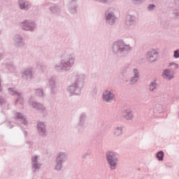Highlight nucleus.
Returning a JSON list of instances; mask_svg holds the SVG:
<instances>
[{
  "mask_svg": "<svg viewBox=\"0 0 179 179\" xmlns=\"http://www.w3.org/2000/svg\"><path fill=\"white\" fill-rule=\"evenodd\" d=\"M2 59V53H0V61Z\"/></svg>",
  "mask_w": 179,
  "mask_h": 179,
  "instance_id": "nucleus-47",
  "label": "nucleus"
},
{
  "mask_svg": "<svg viewBox=\"0 0 179 179\" xmlns=\"http://www.w3.org/2000/svg\"><path fill=\"white\" fill-rule=\"evenodd\" d=\"M136 22V17L133 15H127L126 16L125 24L127 27H134Z\"/></svg>",
  "mask_w": 179,
  "mask_h": 179,
  "instance_id": "nucleus-15",
  "label": "nucleus"
},
{
  "mask_svg": "<svg viewBox=\"0 0 179 179\" xmlns=\"http://www.w3.org/2000/svg\"><path fill=\"white\" fill-rule=\"evenodd\" d=\"M86 75L79 71H74L71 76V85L67 88L69 93L71 96H79L82 93V90L85 86Z\"/></svg>",
  "mask_w": 179,
  "mask_h": 179,
  "instance_id": "nucleus-1",
  "label": "nucleus"
},
{
  "mask_svg": "<svg viewBox=\"0 0 179 179\" xmlns=\"http://www.w3.org/2000/svg\"><path fill=\"white\" fill-rule=\"evenodd\" d=\"M133 76L136 78H140L139 70H138V69H133Z\"/></svg>",
  "mask_w": 179,
  "mask_h": 179,
  "instance_id": "nucleus-34",
  "label": "nucleus"
},
{
  "mask_svg": "<svg viewBox=\"0 0 179 179\" xmlns=\"http://www.w3.org/2000/svg\"><path fill=\"white\" fill-rule=\"evenodd\" d=\"M155 157L158 162H163V160H164V151L160 150L157 152L155 155Z\"/></svg>",
  "mask_w": 179,
  "mask_h": 179,
  "instance_id": "nucleus-25",
  "label": "nucleus"
},
{
  "mask_svg": "<svg viewBox=\"0 0 179 179\" xmlns=\"http://www.w3.org/2000/svg\"><path fill=\"white\" fill-rule=\"evenodd\" d=\"M38 163V155H35L31 158V164Z\"/></svg>",
  "mask_w": 179,
  "mask_h": 179,
  "instance_id": "nucleus-35",
  "label": "nucleus"
},
{
  "mask_svg": "<svg viewBox=\"0 0 179 179\" xmlns=\"http://www.w3.org/2000/svg\"><path fill=\"white\" fill-rule=\"evenodd\" d=\"M40 169H41V164L40 162L31 164V170L34 173H36Z\"/></svg>",
  "mask_w": 179,
  "mask_h": 179,
  "instance_id": "nucleus-26",
  "label": "nucleus"
},
{
  "mask_svg": "<svg viewBox=\"0 0 179 179\" xmlns=\"http://www.w3.org/2000/svg\"><path fill=\"white\" fill-rule=\"evenodd\" d=\"M105 23L108 26H114L117 22V16L115 15V9L114 8H108L105 10L104 13Z\"/></svg>",
  "mask_w": 179,
  "mask_h": 179,
  "instance_id": "nucleus-5",
  "label": "nucleus"
},
{
  "mask_svg": "<svg viewBox=\"0 0 179 179\" xmlns=\"http://www.w3.org/2000/svg\"><path fill=\"white\" fill-rule=\"evenodd\" d=\"M15 46L17 48H23L25 44L23 42V36L20 34H15L13 38Z\"/></svg>",
  "mask_w": 179,
  "mask_h": 179,
  "instance_id": "nucleus-13",
  "label": "nucleus"
},
{
  "mask_svg": "<svg viewBox=\"0 0 179 179\" xmlns=\"http://www.w3.org/2000/svg\"><path fill=\"white\" fill-rule=\"evenodd\" d=\"M115 99V94L113 92V90H106L102 94V100L105 103H113Z\"/></svg>",
  "mask_w": 179,
  "mask_h": 179,
  "instance_id": "nucleus-11",
  "label": "nucleus"
},
{
  "mask_svg": "<svg viewBox=\"0 0 179 179\" xmlns=\"http://www.w3.org/2000/svg\"><path fill=\"white\" fill-rule=\"evenodd\" d=\"M156 8V5L155 4H149L148 6V10H153Z\"/></svg>",
  "mask_w": 179,
  "mask_h": 179,
  "instance_id": "nucleus-38",
  "label": "nucleus"
},
{
  "mask_svg": "<svg viewBox=\"0 0 179 179\" xmlns=\"http://www.w3.org/2000/svg\"><path fill=\"white\" fill-rule=\"evenodd\" d=\"M61 53L62 59L59 64L54 66V69L57 72H68L75 65V57L69 55L65 50H62Z\"/></svg>",
  "mask_w": 179,
  "mask_h": 179,
  "instance_id": "nucleus-2",
  "label": "nucleus"
},
{
  "mask_svg": "<svg viewBox=\"0 0 179 179\" xmlns=\"http://www.w3.org/2000/svg\"><path fill=\"white\" fill-rule=\"evenodd\" d=\"M86 118H87V115L85 113H82L79 117L78 127H83L86 122Z\"/></svg>",
  "mask_w": 179,
  "mask_h": 179,
  "instance_id": "nucleus-21",
  "label": "nucleus"
},
{
  "mask_svg": "<svg viewBox=\"0 0 179 179\" xmlns=\"http://www.w3.org/2000/svg\"><path fill=\"white\" fill-rule=\"evenodd\" d=\"M75 2H78V0H68V5H72Z\"/></svg>",
  "mask_w": 179,
  "mask_h": 179,
  "instance_id": "nucleus-41",
  "label": "nucleus"
},
{
  "mask_svg": "<svg viewBox=\"0 0 179 179\" xmlns=\"http://www.w3.org/2000/svg\"><path fill=\"white\" fill-rule=\"evenodd\" d=\"M8 93L10 94H11L12 96H17L18 98H17L16 100H15V103H17L19 100H20L21 94L20 92H17V91H15L13 90V88H12V87H9L8 89Z\"/></svg>",
  "mask_w": 179,
  "mask_h": 179,
  "instance_id": "nucleus-23",
  "label": "nucleus"
},
{
  "mask_svg": "<svg viewBox=\"0 0 179 179\" xmlns=\"http://www.w3.org/2000/svg\"><path fill=\"white\" fill-rule=\"evenodd\" d=\"M10 66H12V64H10Z\"/></svg>",
  "mask_w": 179,
  "mask_h": 179,
  "instance_id": "nucleus-49",
  "label": "nucleus"
},
{
  "mask_svg": "<svg viewBox=\"0 0 179 179\" xmlns=\"http://www.w3.org/2000/svg\"><path fill=\"white\" fill-rule=\"evenodd\" d=\"M134 5H139L143 2V0H130Z\"/></svg>",
  "mask_w": 179,
  "mask_h": 179,
  "instance_id": "nucleus-37",
  "label": "nucleus"
},
{
  "mask_svg": "<svg viewBox=\"0 0 179 179\" xmlns=\"http://www.w3.org/2000/svg\"><path fill=\"white\" fill-rule=\"evenodd\" d=\"M6 104H8V101L3 97V96L0 94V107H2L3 106H6Z\"/></svg>",
  "mask_w": 179,
  "mask_h": 179,
  "instance_id": "nucleus-31",
  "label": "nucleus"
},
{
  "mask_svg": "<svg viewBox=\"0 0 179 179\" xmlns=\"http://www.w3.org/2000/svg\"><path fill=\"white\" fill-rule=\"evenodd\" d=\"M94 2H97L98 3H103V5H110L113 3L115 0H92Z\"/></svg>",
  "mask_w": 179,
  "mask_h": 179,
  "instance_id": "nucleus-29",
  "label": "nucleus"
},
{
  "mask_svg": "<svg viewBox=\"0 0 179 179\" xmlns=\"http://www.w3.org/2000/svg\"><path fill=\"white\" fill-rule=\"evenodd\" d=\"M22 79H33V71L30 69H27L22 72Z\"/></svg>",
  "mask_w": 179,
  "mask_h": 179,
  "instance_id": "nucleus-19",
  "label": "nucleus"
},
{
  "mask_svg": "<svg viewBox=\"0 0 179 179\" xmlns=\"http://www.w3.org/2000/svg\"><path fill=\"white\" fill-rule=\"evenodd\" d=\"M36 129L38 136L41 138H47V123L45 122H38Z\"/></svg>",
  "mask_w": 179,
  "mask_h": 179,
  "instance_id": "nucleus-9",
  "label": "nucleus"
},
{
  "mask_svg": "<svg viewBox=\"0 0 179 179\" xmlns=\"http://www.w3.org/2000/svg\"><path fill=\"white\" fill-rule=\"evenodd\" d=\"M20 27L25 31L33 32L37 27V24L32 20H24L20 23Z\"/></svg>",
  "mask_w": 179,
  "mask_h": 179,
  "instance_id": "nucleus-7",
  "label": "nucleus"
},
{
  "mask_svg": "<svg viewBox=\"0 0 179 179\" xmlns=\"http://www.w3.org/2000/svg\"><path fill=\"white\" fill-rule=\"evenodd\" d=\"M26 143L27 145H29V148H31L33 146V142L31 141H27Z\"/></svg>",
  "mask_w": 179,
  "mask_h": 179,
  "instance_id": "nucleus-43",
  "label": "nucleus"
},
{
  "mask_svg": "<svg viewBox=\"0 0 179 179\" xmlns=\"http://www.w3.org/2000/svg\"><path fill=\"white\" fill-rule=\"evenodd\" d=\"M162 76L164 79H166L167 80H171V79H174V76L171 74L169 69H165L163 70Z\"/></svg>",
  "mask_w": 179,
  "mask_h": 179,
  "instance_id": "nucleus-17",
  "label": "nucleus"
},
{
  "mask_svg": "<svg viewBox=\"0 0 179 179\" xmlns=\"http://www.w3.org/2000/svg\"><path fill=\"white\" fill-rule=\"evenodd\" d=\"M92 155V152L90 151H87V152H85L82 155L81 159H87L88 156H90Z\"/></svg>",
  "mask_w": 179,
  "mask_h": 179,
  "instance_id": "nucleus-32",
  "label": "nucleus"
},
{
  "mask_svg": "<svg viewBox=\"0 0 179 179\" xmlns=\"http://www.w3.org/2000/svg\"><path fill=\"white\" fill-rule=\"evenodd\" d=\"M23 134L24 135V137L27 138V131H23Z\"/></svg>",
  "mask_w": 179,
  "mask_h": 179,
  "instance_id": "nucleus-46",
  "label": "nucleus"
},
{
  "mask_svg": "<svg viewBox=\"0 0 179 179\" xmlns=\"http://www.w3.org/2000/svg\"><path fill=\"white\" fill-rule=\"evenodd\" d=\"M157 55H159V52L152 50L147 52L146 59L147 61H148V62H155V61H156V59L157 58Z\"/></svg>",
  "mask_w": 179,
  "mask_h": 179,
  "instance_id": "nucleus-14",
  "label": "nucleus"
},
{
  "mask_svg": "<svg viewBox=\"0 0 179 179\" xmlns=\"http://www.w3.org/2000/svg\"><path fill=\"white\" fill-rule=\"evenodd\" d=\"M49 87L52 94L57 93V85L55 84V78L53 77L49 79Z\"/></svg>",
  "mask_w": 179,
  "mask_h": 179,
  "instance_id": "nucleus-16",
  "label": "nucleus"
},
{
  "mask_svg": "<svg viewBox=\"0 0 179 179\" xmlns=\"http://www.w3.org/2000/svg\"><path fill=\"white\" fill-rule=\"evenodd\" d=\"M124 134V127L117 126L115 128L113 135L116 137L121 136Z\"/></svg>",
  "mask_w": 179,
  "mask_h": 179,
  "instance_id": "nucleus-22",
  "label": "nucleus"
},
{
  "mask_svg": "<svg viewBox=\"0 0 179 179\" xmlns=\"http://www.w3.org/2000/svg\"><path fill=\"white\" fill-rule=\"evenodd\" d=\"M96 138L97 139L101 140V139H103V135H101V134H96Z\"/></svg>",
  "mask_w": 179,
  "mask_h": 179,
  "instance_id": "nucleus-42",
  "label": "nucleus"
},
{
  "mask_svg": "<svg viewBox=\"0 0 179 179\" xmlns=\"http://www.w3.org/2000/svg\"><path fill=\"white\" fill-rule=\"evenodd\" d=\"M15 117L17 120H20L21 124L25 125V127H27L28 122L27 120H26V116H24L22 113L17 112L15 114Z\"/></svg>",
  "mask_w": 179,
  "mask_h": 179,
  "instance_id": "nucleus-18",
  "label": "nucleus"
},
{
  "mask_svg": "<svg viewBox=\"0 0 179 179\" xmlns=\"http://www.w3.org/2000/svg\"><path fill=\"white\" fill-rule=\"evenodd\" d=\"M31 3L27 0H18V8L20 10H25L27 12L31 9Z\"/></svg>",
  "mask_w": 179,
  "mask_h": 179,
  "instance_id": "nucleus-12",
  "label": "nucleus"
},
{
  "mask_svg": "<svg viewBox=\"0 0 179 179\" xmlns=\"http://www.w3.org/2000/svg\"><path fill=\"white\" fill-rule=\"evenodd\" d=\"M50 1L52 2H55V0H46L45 1V6H48V5H51L49 7V11L51 15H55L56 16H59L61 15V7L55 3H51Z\"/></svg>",
  "mask_w": 179,
  "mask_h": 179,
  "instance_id": "nucleus-8",
  "label": "nucleus"
},
{
  "mask_svg": "<svg viewBox=\"0 0 179 179\" xmlns=\"http://www.w3.org/2000/svg\"><path fill=\"white\" fill-rule=\"evenodd\" d=\"M111 50L113 55H115V57L125 58V57H128L129 52L132 51V48L130 45L125 44L124 41L117 40L113 43Z\"/></svg>",
  "mask_w": 179,
  "mask_h": 179,
  "instance_id": "nucleus-3",
  "label": "nucleus"
},
{
  "mask_svg": "<svg viewBox=\"0 0 179 179\" xmlns=\"http://www.w3.org/2000/svg\"><path fill=\"white\" fill-rule=\"evenodd\" d=\"M131 70L129 69V66H125L122 68L121 75L123 76V78H127V76H129Z\"/></svg>",
  "mask_w": 179,
  "mask_h": 179,
  "instance_id": "nucleus-24",
  "label": "nucleus"
},
{
  "mask_svg": "<svg viewBox=\"0 0 179 179\" xmlns=\"http://www.w3.org/2000/svg\"><path fill=\"white\" fill-rule=\"evenodd\" d=\"M152 1H156V0H152Z\"/></svg>",
  "mask_w": 179,
  "mask_h": 179,
  "instance_id": "nucleus-50",
  "label": "nucleus"
},
{
  "mask_svg": "<svg viewBox=\"0 0 179 179\" xmlns=\"http://www.w3.org/2000/svg\"><path fill=\"white\" fill-rule=\"evenodd\" d=\"M68 160V154L65 152H59L56 155V159L55 161L54 170L56 171H61L62 167H64V163Z\"/></svg>",
  "mask_w": 179,
  "mask_h": 179,
  "instance_id": "nucleus-4",
  "label": "nucleus"
},
{
  "mask_svg": "<svg viewBox=\"0 0 179 179\" xmlns=\"http://www.w3.org/2000/svg\"><path fill=\"white\" fill-rule=\"evenodd\" d=\"M169 66H174L175 69H178V64L177 63L171 62Z\"/></svg>",
  "mask_w": 179,
  "mask_h": 179,
  "instance_id": "nucleus-39",
  "label": "nucleus"
},
{
  "mask_svg": "<svg viewBox=\"0 0 179 179\" xmlns=\"http://www.w3.org/2000/svg\"><path fill=\"white\" fill-rule=\"evenodd\" d=\"M122 117L125 120H132L134 118V111L130 109L125 110L122 112Z\"/></svg>",
  "mask_w": 179,
  "mask_h": 179,
  "instance_id": "nucleus-20",
  "label": "nucleus"
},
{
  "mask_svg": "<svg viewBox=\"0 0 179 179\" xmlns=\"http://www.w3.org/2000/svg\"><path fill=\"white\" fill-rule=\"evenodd\" d=\"M29 106H31L35 110H37V111H40V113H41L44 117L48 114L47 112V108L41 103L31 101L29 102Z\"/></svg>",
  "mask_w": 179,
  "mask_h": 179,
  "instance_id": "nucleus-10",
  "label": "nucleus"
},
{
  "mask_svg": "<svg viewBox=\"0 0 179 179\" xmlns=\"http://www.w3.org/2000/svg\"><path fill=\"white\" fill-rule=\"evenodd\" d=\"M69 5V12H70V13H76V12H78L77 8H78V5L76 4H68Z\"/></svg>",
  "mask_w": 179,
  "mask_h": 179,
  "instance_id": "nucleus-28",
  "label": "nucleus"
},
{
  "mask_svg": "<svg viewBox=\"0 0 179 179\" xmlns=\"http://www.w3.org/2000/svg\"><path fill=\"white\" fill-rule=\"evenodd\" d=\"M173 14L176 15V16H179V12L178 10L174 11Z\"/></svg>",
  "mask_w": 179,
  "mask_h": 179,
  "instance_id": "nucleus-45",
  "label": "nucleus"
},
{
  "mask_svg": "<svg viewBox=\"0 0 179 179\" xmlns=\"http://www.w3.org/2000/svg\"><path fill=\"white\" fill-rule=\"evenodd\" d=\"M106 157L110 170H115V169H117V164L118 163V157H117V154L113 151H108L106 153Z\"/></svg>",
  "mask_w": 179,
  "mask_h": 179,
  "instance_id": "nucleus-6",
  "label": "nucleus"
},
{
  "mask_svg": "<svg viewBox=\"0 0 179 179\" xmlns=\"http://www.w3.org/2000/svg\"><path fill=\"white\" fill-rule=\"evenodd\" d=\"M7 127H8V128H9L10 129H12V128H13V127H15V125L13 124L10 121H7Z\"/></svg>",
  "mask_w": 179,
  "mask_h": 179,
  "instance_id": "nucleus-40",
  "label": "nucleus"
},
{
  "mask_svg": "<svg viewBox=\"0 0 179 179\" xmlns=\"http://www.w3.org/2000/svg\"><path fill=\"white\" fill-rule=\"evenodd\" d=\"M157 86L158 85L156 81H152L148 85V89L150 92H155L157 89Z\"/></svg>",
  "mask_w": 179,
  "mask_h": 179,
  "instance_id": "nucleus-27",
  "label": "nucleus"
},
{
  "mask_svg": "<svg viewBox=\"0 0 179 179\" xmlns=\"http://www.w3.org/2000/svg\"><path fill=\"white\" fill-rule=\"evenodd\" d=\"M93 93H94V94H97V88L94 87L93 89Z\"/></svg>",
  "mask_w": 179,
  "mask_h": 179,
  "instance_id": "nucleus-44",
  "label": "nucleus"
},
{
  "mask_svg": "<svg viewBox=\"0 0 179 179\" xmlns=\"http://www.w3.org/2000/svg\"><path fill=\"white\" fill-rule=\"evenodd\" d=\"M138 80H139L138 77L133 76L130 78V82H131V85H135V83H136L138 82Z\"/></svg>",
  "mask_w": 179,
  "mask_h": 179,
  "instance_id": "nucleus-33",
  "label": "nucleus"
},
{
  "mask_svg": "<svg viewBox=\"0 0 179 179\" xmlns=\"http://www.w3.org/2000/svg\"><path fill=\"white\" fill-rule=\"evenodd\" d=\"M176 2H177L178 3H179V0H176Z\"/></svg>",
  "mask_w": 179,
  "mask_h": 179,
  "instance_id": "nucleus-48",
  "label": "nucleus"
},
{
  "mask_svg": "<svg viewBox=\"0 0 179 179\" xmlns=\"http://www.w3.org/2000/svg\"><path fill=\"white\" fill-rule=\"evenodd\" d=\"M35 94L38 96V97H44V90L41 88H37L35 90Z\"/></svg>",
  "mask_w": 179,
  "mask_h": 179,
  "instance_id": "nucleus-30",
  "label": "nucleus"
},
{
  "mask_svg": "<svg viewBox=\"0 0 179 179\" xmlns=\"http://www.w3.org/2000/svg\"><path fill=\"white\" fill-rule=\"evenodd\" d=\"M173 58H175L176 59L179 58V49L174 50Z\"/></svg>",
  "mask_w": 179,
  "mask_h": 179,
  "instance_id": "nucleus-36",
  "label": "nucleus"
}]
</instances>
